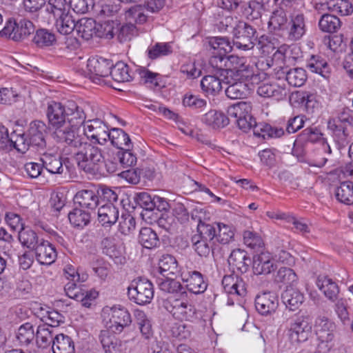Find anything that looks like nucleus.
I'll return each instance as SVG.
<instances>
[{"mask_svg":"<svg viewBox=\"0 0 353 353\" xmlns=\"http://www.w3.org/2000/svg\"><path fill=\"white\" fill-rule=\"evenodd\" d=\"M147 52L150 59H156L172 53V47L170 43H156L148 47Z\"/></svg>","mask_w":353,"mask_h":353,"instance_id":"obj_55","label":"nucleus"},{"mask_svg":"<svg viewBox=\"0 0 353 353\" xmlns=\"http://www.w3.org/2000/svg\"><path fill=\"white\" fill-rule=\"evenodd\" d=\"M56 19L55 26L58 32L67 35L73 32L77 25V21L72 16L69 10L62 13Z\"/></svg>","mask_w":353,"mask_h":353,"instance_id":"obj_31","label":"nucleus"},{"mask_svg":"<svg viewBox=\"0 0 353 353\" xmlns=\"http://www.w3.org/2000/svg\"><path fill=\"white\" fill-rule=\"evenodd\" d=\"M137 35H138V30L137 27L132 23V22L124 23L120 26H119V24L117 23V26L116 28V36L117 40L120 43L130 41Z\"/></svg>","mask_w":353,"mask_h":353,"instance_id":"obj_50","label":"nucleus"},{"mask_svg":"<svg viewBox=\"0 0 353 353\" xmlns=\"http://www.w3.org/2000/svg\"><path fill=\"white\" fill-rule=\"evenodd\" d=\"M135 319L142 336L147 339H150L153 332L150 321L143 312L139 310L135 312Z\"/></svg>","mask_w":353,"mask_h":353,"instance_id":"obj_59","label":"nucleus"},{"mask_svg":"<svg viewBox=\"0 0 353 353\" xmlns=\"http://www.w3.org/2000/svg\"><path fill=\"white\" fill-rule=\"evenodd\" d=\"M109 132L107 125L99 119L89 120L84 125L85 135L101 145L107 141Z\"/></svg>","mask_w":353,"mask_h":353,"instance_id":"obj_10","label":"nucleus"},{"mask_svg":"<svg viewBox=\"0 0 353 353\" xmlns=\"http://www.w3.org/2000/svg\"><path fill=\"white\" fill-rule=\"evenodd\" d=\"M307 30L305 17L303 13H294L290 15V20L284 36L290 41L300 40Z\"/></svg>","mask_w":353,"mask_h":353,"instance_id":"obj_9","label":"nucleus"},{"mask_svg":"<svg viewBox=\"0 0 353 353\" xmlns=\"http://www.w3.org/2000/svg\"><path fill=\"white\" fill-rule=\"evenodd\" d=\"M256 34V29L243 21L233 32L234 46L243 51L253 49L255 46Z\"/></svg>","mask_w":353,"mask_h":353,"instance_id":"obj_6","label":"nucleus"},{"mask_svg":"<svg viewBox=\"0 0 353 353\" xmlns=\"http://www.w3.org/2000/svg\"><path fill=\"white\" fill-rule=\"evenodd\" d=\"M34 250L36 259L41 265H50L56 260V250L48 241L41 239Z\"/></svg>","mask_w":353,"mask_h":353,"instance_id":"obj_19","label":"nucleus"},{"mask_svg":"<svg viewBox=\"0 0 353 353\" xmlns=\"http://www.w3.org/2000/svg\"><path fill=\"white\" fill-rule=\"evenodd\" d=\"M262 10L263 5L256 1H250L242 6V13L249 20L261 17Z\"/></svg>","mask_w":353,"mask_h":353,"instance_id":"obj_56","label":"nucleus"},{"mask_svg":"<svg viewBox=\"0 0 353 353\" xmlns=\"http://www.w3.org/2000/svg\"><path fill=\"white\" fill-rule=\"evenodd\" d=\"M252 105L250 103L245 101H241L232 105H230L228 108V117L234 119L236 122L237 119L241 118L244 114H248V112H251Z\"/></svg>","mask_w":353,"mask_h":353,"instance_id":"obj_58","label":"nucleus"},{"mask_svg":"<svg viewBox=\"0 0 353 353\" xmlns=\"http://www.w3.org/2000/svg\"><path fill=\"white\" fill-rule=\"evenodd\" d=\"M276 268L274 259L268 252H261L253 258L252 270L256 275H268Z\"/></svg>","mask_w":353,"mask_h":353,"instance_id":"obj_15","label":"nucleus"},{"mask_svg":"<svg viewBox=\"0 0 353 353\" xmlns=\"http://www.w3.org/2000/svg\"><path fill=\"white\" fill-rule=\"evenodd\" d=\"M114 160H118L120 166L123 168L132 167L137 163V157L130 148L119 150L114 156Z\"/></svg>","mask_w":353,"mask_h":353,"instance_id":"obj_63","label":"nucleus"},{"mask_svg":"<svg viewBox=\"0 0 353 353\" xmlns=\"http://www.w3.org/2000/svg\"><path fill=\"white\" fill-rule=\"evenodd\" d=\"M110 75L119 83L128 82L134 79V73L130 71L129 66L123 61H118L115 65H112Z\"/></svg>","mask_w":353,"mask_h":353,"instance_id":"obj_38","label":"nucleus"},{"mask_svg":"<svg viewBox=\"0 0 353 353\" xmlns=\"http://www.w3.org/2000/svg\"><path fill=\"white\" fill-rule=\"evenodd\" d=\"M304 299L303 294L292 286H287L281 295L283 303L292 311L297 310L303 303Z\"/></svg>","mask_w":353,"mask_h":353,"instance_id":"obj_26","label":"nucleus"},{"mask_svg":"<svg viewBox=\"0 0 353 353\" xmlns=\"http://www.w3.org/2000/svg\"><path fill=\"white\" fill-rule=\"evenodd\" d=\"M159 288L161 291L168 294L163 301L164 308L174 316L176 305V278L164 277V279L159 283Z\"/></svg>","mask_w":353,"mask_h":353,"instance_id":"obj_12","label":"nucleus"},{"mask_svg":"<svg viewBox=\"0 0 353 353\" xmlns=\"http://www.w3.org/2000/svg\"><path fill=\"white\" fill-rule=\"evenodd\" d=\"M246 63V60L244 57H239L236 55H230L227 58V67L225 72L224 78L233 79L236 72L240 70L243 65Z\"/></svg>","mask_w":353,"mask_h":353,"instance_id":"obj_54","label":"nucleus"},{"mask_svg":"<svg viewBox=\"0 0 353 353\" xmlns=\"http://www.w3.org/2000/svg\"><path fill=\"white\" fill-rule=\"evenodd\" d=\"M111 67V62L108 59L103 58L88 59L87 68L89 78L93 82L100 84L103 77L110 74Z\"/></svg>","mask_w":353,"mask_h":353,"instance_id":"obj_11","label":"nucleus"},{"mask_svg":"<svg viewBox=\"0 0 353 353\" xmlns=\"http://www.w3.org/2000/svg\"><path fill=\"white\" fill-rule=\"evenodd\" d=\"M316 285L330 301L334 302L337 300L339 288L332 279L327 276H319L316 280Z\"/></svg>","mask_w":353,"mask_h":353,"instance_id":"obj_27","label":"nucleus"},{"mask_svg":"<svg viewBox=\"0 0 353 353\" xmlns=\"http://www.w3.org/2000/svg\"><path fill=\"white\" fill-rule=\"evenodd\" d=\"M307 79L305 70L302 68H294L289 70L285 74L288 83L294 87H301Z\"/></svg>","mask_w":353,"mask_h":353,"instance_id":"obj_49","label":"nucleus"},{"mask_svg":"<svg viewBox=\"0 0 353 353\" xmlns=\"http://www.w3.org/2000/svg\"><path fill=\"white\" fill-rule=\"evenodd\" d=\"M99 196V190L92 188L78 191L74 197V201L81 208L93 210L100 203Z\"/></svg>","mask_w":353,"mask_h":353,"instance_id":"obj_16","label":"nucleus"},{"mask_svg":"<svg viewBox=\"0 0 353 353\" xmlns=\"http://www.w3.org/2000/svg\"><path fill=\"white\" fill-rule=\"evenodd\" d=\"M48 125L53 130L54 138L57 142L65 143L66 108L59 102L50 101L46 111Z\"/></svg>","mask_w":353,"mask_h":353,"instance_id":"obj_3","label":"nucleus"},{"mask_svg":"<svg viewBox=\"0 0 353 353\" xmlns=\"http://www.w3.org/2000/svg\"><path fill=\"white\" fill-rule=\"evenodd\" d=\"M79 144L64 143L66 154H73L79 168L85 172L94 174L99 172L98 165L103 160L101 148L88 142H84L80 136Z\"/></svg>","mask_w":353,"mask_h":353,"instance_id":"obj_1","label":"nucleus"},{"mask_svg":"<svg viewBox=\"0 0 353 353\" xmlns=\"http://www.w3.org/2000/svg\"><path fill=\"white\" fill-rule=\"evenodd\" d=\"M47 132L46 124L39 120H35L29 124L26 132L29 142L33 146L43 148L46 146L45 134Z\"/></svg>","mask_w":353,"mask_h":353,"instance_id":"obj_17","label":"nucleus"},{"mask_svg":"<svg viewBox=\"0 0 353 353\" xmlns=\"http://www.w3.org/2000/svg\"><path fill=\"white\" fill-rule=\"evenodd\" d=\"M209 46L213 50L212 52H219L222 54H228L232 50V46L227 37H212L209 40Z\"/></svg>","mask_w":353,"mask_h":353,"instance_id":"obj_57","label":"nucleus"},{"mask_svg":"<svg viewBox=\"0 0 353 353\" xmlns=\"http://www.w3.org/2000/svg\"><path fill=\"white\" fill-rule=\"evenodd\" d=\"M139 243L145 248L152 249L159 244V239L156 232L150 228H142L138 237Z\"/></svg>","mask_w":353,"mask_h":353,"instance_id":"obj_42","label":"nucleus"},{"mask_svg":"<svg viewBox=\"0 0 353 353\" xmlns=\"http://www.w3.org/2000/svg\"><path fill=\"white\" fill-rule=\"evenodd\" d=\"M180 276L189 292L194 294H201L207 289L202 274L197 271L181 270Z\"/></svg>","mask_w":353,"mask_h":353,"instance_id":"obj_14","label":"nucleus"},{"mask_svg":"<svg viewBox=\"0 0 353 353\" xmlns=\"http://www.w3.org/2000/svg\"><path fill=\"white\" fill-rule=\"evenodd\" d=\"M135 219L128 212L121 214L119 222V230L124 234L128 235L135 230Z\"/></svg>","mask_w":353,"mask_h":353,"instance_id":"obj_64","label":"nucleus"},{"mask_svg":"<svg viewBox=\"0 0 353 353\" xmlns=\"http://www.w3.org/2000/svg\"><path fill=\"white\" fill-rule=\"evenodd\" d=\"M33 23L28 19H23L18 22L8 20L4 28L0 31L1 36H6L14 41H23L34 32Z\"/></svg>","mask_w":353,"mask_h":353,"instance_id":"obj_5","label":"nucleus"},{"mask_svg":"<svg viewBox=\"0 0 353 353\" xmlns=\"http://www.w3.org/2000/svg\"><path fill=\"white\" fill-rule=\"evenodd\" d=\"M76 30L78 35L85 41L91 39L97 33L96 21L91 18L77 20Z\"/></svg>","mask_w":353,"mask_h":353,"instance_id":"obj_35","label":"nucleus"},{"mask_svg":"<svg viewBox=\"0 0 353 353\" xmlns=\"http://www.w3.org/2000/svg\"><path fill=\"white\" fill-rule=\"evenodd\" d=\"M289 20L286 12L281 8L272 12L268 22V28L275 34L284 36Z\"/></svg>","mask_w":353,"mask_h":353,"instance_id":"obj_23","label":"nucleus"},{"mask_svg":"<svg viewBox=\"0 0 353 353\" xmlns=\"http://www.w3.org/2000/svg\"><path fill=\"white\" fill-rule=\"evenodd\" d=\"M117 23L114 21H106L97 26L96 36L100 38L111 39L116 35Z\"/></svg>","mask_w":353,"mask_h":353,"instance_id":"obj_60","label":"nucleus"},{"mask_svg":"<svg viewBox=\"0 0 353 353\" xmlns=\"http://www.w3.org/2000/svg\"><path fill=\"white\" fill-rule=\"evenodd\" d=\"M52 349L53 353H75L73 340L64 334L56 335L52 344Z\"/></svg>","mask_w":353,"mask_h":353,"instance_id":"obj_34","label":"nucleus"},{"mask_svg":"<svg viewBox=\"0 0 353 353\" xmlns=\"http://www.w3.org/2000/svg\"><path fill=\"white\" fill-rule=\"evenodd\" d=\"M110 330H103L99 335L105 353H121V342Z\"/></svg>","mask_w":353,"mask_h":353,"instance_id":"obj_25","label":"nucleus"},{"mask_svg":"<svg viewBox=\"0 0 353 353\" xmlns=\"http://www.w3.org/2000/svg\"><path fill=\"white\" fill-rule=\"evenodd\" d=\"M229 86L225 90L226 96L231 99L244 98L248 93L247 84L242 81L224 78Z\"/></svg>","mask_w":353,"mask_h":353,"instance_id":"obj_41","label":"nucleus"},{"mask_svg":"<svg viewBox=\"0 0 353 353\" xmlns=\"http://www.w3.org/2000/svg\"><path fill=\"white\" fill-rule=\"evenodd\" d=\"M70 223L75 228H83L90 221V213L83 209L74 208L68 214Z\"/></svg>","mask_w":353,"mask_h":353,"instance_id":"obj_46","label":"nucleus"},{"mask_svg":"<svg viewBox=\"0 0 353 353\" xmlns=\"http://www.w3.org/2000/svg\"><path fill=\"white\" fill-rule=\"evenodd\" d=\"M132 319L127 309L123 307H114L111 309L109 329L114 333H121L124 327L130 325Z\"/></svg>","mask_w":353,"mask_h":353,"instance_id":"obj_13","label":"nucleus"},{"mask_svg":"<svg viewBox=\"0 0 353 353\" xmlns=\"http://www.w3.org/2000/svg\"><path fill=\"white\" fill-rule=\"evenodd\" d=\"M316 336H336V324L325 316H319L315 321Z\"/></svg>","mask_w":353,"mask_h":353,"instance_id":"obj_37","label":"nucleus"},{"mask_svg":"<svg viewBox=\"0 0 353 353\" xmlns=\"http://www.w3.org/2000/svg\"><path fill=\"white\" fill-rule=\"evenodd\" d=\"M135 73L139 75L140 81L145 84H150L152 86H159L158 77L159 74L153 72L145 67H137Z\"/></svg>","mask_w":353,"mask_h":353,"instance_id":"obj_62","label":"nucleus"},{"mask_svg":"<svg viewBox=\"0 0 353 353\" xmlns=\"http://www.w3.org/2000/svg\"><path fill=\"white\" fill-rule=\"evenodd\" d=\"M119 208L111 203H105L98 209V219L103 226L111 227L118 220Z\"/></svg>","mask_w":353,"mask_h":353,"instance_id":"obj_21","label":"nucleus"},{"mask_svg":"<svg viewBox=\"0 0 353 353\" xmlns=\"http://www.w3.org/2000/svg\"><path fill=\"white\" fill-rule=\"evenodd\" d=\"M257 93L261 97L276 100L283 99L286 96L285 89L277 83H261L257 88Z\"/></svg>","mask_w":353,"mask_h":353,"instance_id":"obj_33","label":"nucleus"},{"mask_svg":"<svg viewBox=\"0 0 353 353\" xmlns=\"http://www.w3.org/2000/svg\"><path fill=\"white\" fill-rule=\"evenodd\" d=\"M222 285L225 292L231 295L243 296L246 294V284L242 278L236 274L226 275Z\"/></svg>","mask_w":353,"mask_h":353,"instance_id":"obj_20","label":"nucleus"},{"mask_svg":"<svg viewBox=\"0 0 353 353\" xmlns=\"http://www.w3.org/2000/svg\"><path fill=\"white\" fill-rule=\"evenodd\" d=\"M128 296L138 305L149 303L154 296L153 285L144 278L134 279L128 288Z\"/></svg>","mask_w":353,"mask_h":353,"instance_id":"obj_4","label":"nucleus"},{"mask_svg":"<svg viewBox=\"0 0 353 353\" xmlns=\"http://www.w3.org/2000/svg\"><path fill=\"white\" fill-rule=\"evenodd\" d=\"M306 67L311 72L319 74L325 79L329 78L331 72V67L326 59L319 54L310 56L307 60Z\"/></svg>","mask_w":353,"mask_h":353,"instance_id":"obj_28","label":"nucleus"},{"mask_svg":"<svg viewBox=\"0 0 353 353\" xmlns=\"http://www.w3.org/2000/svg\"><path fill=\"white\" fill-rule=\"evenodd\" d=\"M42 165L51 174H62L68 170L63 166L59 156L50 153H44L41 157Z\"/></svg>","mask_w":353,"mask_h":353,"instance_id":"obj_30","label":"nucleus"},{"mask_svg":"<svg viewBox=\"0 0 353 353\" xmlns=\"http://www.w3.org/2000/svg\"><path fill=\"white\" fill-rule=\"evenodd\" d=\"M341 25L340 19L334 14H323L319 20V28L324 32H335Z\"/></svg>","mask_w":353,"mask_h":353,"instance_id":"obj_44","label":"nucleus"},{"mask_svg":"<svg viewBox=\"0 0 353 353\" xmlns=\"http://www.w3.org/2000/svg\"><path fill=\"white\" fill-rule=\"evenodd\" d=\"M39 347L46 348L53 343V333L49 325H39L37 327L35 338Z\"/></svg>","mask_w":353,"mask_h":353,"instance_id":"obj_43","label":"nucleus"},{"mask_svg":"<svg viewBox=\"0 0 353 353\" xmlns=\"http://www.w3.org/2000/svg\"><path fill=\"white\" fill-rule=\"evenodd\" d=\"M326 6L330 12L342 16L349 15L353 12V6L348 0H329Z\"/></svg>","mask_w":353,"mask_h":353,"instance_id":"obj_45","label":"nucleus"},{"mask_svg":"<svg viewBox=\"0 0 353 353\" xmlns=\"http://www.w3.org/2000/svg\"><path fill=\"white\" fill-rule=\"evenodd\" d=\"M216 73L213 75H206L201 81V87L202 90L208 94L216 95L222 90L221 81L220 76Z\"/></svg>","mask_w":353,"mask_h":353,"instance_id":"obj_40","label":"nucleus"},{"mask_svg":"<svg viewBox=\"0 0 353 353\" xmlns=\"http://www.w3.org/2000/svg\"><path fill=\"white\" fill-rule=\"evenodd\" d=\"M78 282H68L64 287L66 295L77 301L83 306L90 307L92 302L98 296V292L94 290H85L77 285Z\"/></svg>","mask_w":353,"mask_h":353,"instance_id":"obj_8","label":"nucleus"},{"mask_svg":"<svg viewBox=\"0 0 353 353\" xmlns=\"http://www.w3.org/2000/svg\"><path fill=\"white\" fill-rule=\"evenodd\" d=\"M18 239L23 246L32 249H34L40 242L37 233L28 228H21Z\"/></svg>","mask_w":353,"mask_h":353,"instance_id":"obj_48","label":"nucleus"},{"mask_svg":"<svg viewBox=\"0 0 353 353\" xmlns=\"http://www.w3.org/2000/svg\"><path fill=\"white\" fill-rule=\"evenodd\" d=\"M227 54H222L219 52H212L209 60V64L216 70V73L220 77H225L227 67Z\"/></svg>","mask_w":353,"mask_h":353,"instance_id":"obj_52","label":"nucleus"},{"mask_svg":"<svg viewBox=\"0 0 353 353\" xmlns=\"http://www.w3.org/2000/svg\"><path fill=\"white\" fill-rule=\"evenodd\" d=\"M274 281L276 283H281L289 285L288 286H292L297 281V276L291 268L283 267L279 268L277 271Z\"/></svg>","mask_w":353,"mask_h":353,"instance_id":"obj_61","label":"nucleus"},{"mask_svg":"<svg viewBox=\"0 0 353 353\" xmlns=\"http://www.w3.org/2000/svg\"><path fill=\"white\" fill-rule=\"evenodd\" d=\"M335 194L340 202L346 205L353 204V183L351 181L341 183L336 188Z\"/></svg>","mask_w":353,"mask_h":353,"instance_id":"obj_51","label":"nucleus"},{"mask_svg":"<svg viewBox=\"0 0 353 353\" xmlns=\"http://www.w3.org/2000/svg\"><path fill=\"white\" fill-rule=\"evenodd\" d=\"M35 338L34 326L30 322L21 325L15 332V340L21 347H27Z\"/></svg>","mask_w":353,"mask_h":353,"instance_id":"obj_29","label":"nucleus"},{"mask_svg":"<svg viewBox=\"0 0 353 353\" xmlns=\"http://www.w3.org/2000/svg\"><path fill=\"white\" fill-rule=\"evenodd\" d=\"M176 215L174 210L165 212L158 220L159 227L163 228L170 234L176 232Z\"/></svg>","mask_w":353,"mask_h":353,"instance_id":"obj_53","label":"nucleus"},{"mask_svg":"<svg viewBox=\"0 0 353 353\" xmlns=\"http://www.w3.org/2000/svg\"><path fill=\"white\" fill-rule=\"evenodd\" d=\"M66 108V138L65 143L79 144V129L85 123L86 114L83 107L74 101H68Z\"/></svg>","mask_w":353,"mask_h":353,"instance_id":"obj_2","label":"nucleus"},{"mask_svg":"<svg viewBox=\"0 0 353 353\" xmlns=\"http://www.w3.org/2000/svg\"><path fill=\"white\" fill-rule=\"evenodd\" d=\"M312 332L311 319L307 316H297L291 323L289 336L292 342H304Z\"/></svg>","mask_w":353,"mask_h":353,"instance_id":"obj_7","label":"nucleus"},{"mask_svg":"<svg viewBox=\"0 0 353 353\" xmlns=\"http://www.w3.org/2000/svg\"><path fill=\"white\" fill-rule=\"evenodd\" d=\"M112 145L119 149L120 150L126 148H130L132 146L131 140L129 135L122 129L113 128L108 134V139Z\"/></svg>","mask_w":353,"mask_h":353,"instance_id":"obj_39","label":"nucleus"},{"mask_svg":"<svg viewBox=\"0 0 353 353\" xmlns=\"http://www.w3.org/2000/svg\"><path fill=\"white\" fill-rule=\"evenodd\" d=\"M32 42L38 48L49 47L56 42V37L46 29H39L36 31Z\"/></svg>","mask_w":353,"mask_h":353,"instance_id":"obj_47","label":"nucleus"},{"mask_svg":"<svg viewBox=\"0 0 353 353\" xmlns=\"http://www.w3.org/2000/svg\"><path fill=\"white\" fill-rule=\"evenodd\" d=\"M292 97L295 99L301 106L304 107L307 114H312L320 106V103L317 99V95L310 92H296L292 94Z\"/></svg>","mask_w":353,"mask_h":353,"instance_id":"obj_24","label":"nucleus"},{"mask_svg":"<svg viewBox=\"0 0 353 353\" xmlns=\"http://www.w3.org/2000/svg\"><path fill=\"white\" fill-rule=\"evenodd\" d=\"M250 259L248 253L241 249L234 250L228 259V263L233 272L245 273L248 270Z\"/></svg>","mask_w":353,"mask_h":353,"instance_id":"obj_22","label":"nucleus"},{"mask_svg":"<svg viewBox=\"0 0 353 353\" xmlns=\"http://www.w3.org/2000/svg\"><path fill=\"white\" fill-rule=\"evenodd\" d=\"M279 305L278 297L271 292H264L256 296L255 307L261 315H268L275 312Z\"/></svg>","mask_w":353,"mask_h":353,"instance_id":"obj_18","label":"nucleus"},{"mask_svg":"<svg viewBox=\"0 0 353 353\" xmlns=\"http://www.w3.org/2000/svg\"><path fill=\"white\" fill-rule=\"evenodd\" d=\"M192 226H196L199 235L196 236L212 241L216 238V230L212 225L202 221L200 217L192 214Z\"/></svg>","mask_w":353,"mask_h":353,"instance_id":"obj_32","label":"nucleus"},{"mask_svg":"<svg viewBox=\"0 0 353 353\" xmlns=\"http://www.w3.org/2000/svg\"><path fill=\"white\" fill-rule=\"evenodd\" d=\"M202 121L214 129L223 128L229 123V118L222 112L216 110H210L205 113Z\"/></svg>","mask_w":353,"mask_h":353,"instance_id":"obj_36","label":"nucleus"}]
</instances>
